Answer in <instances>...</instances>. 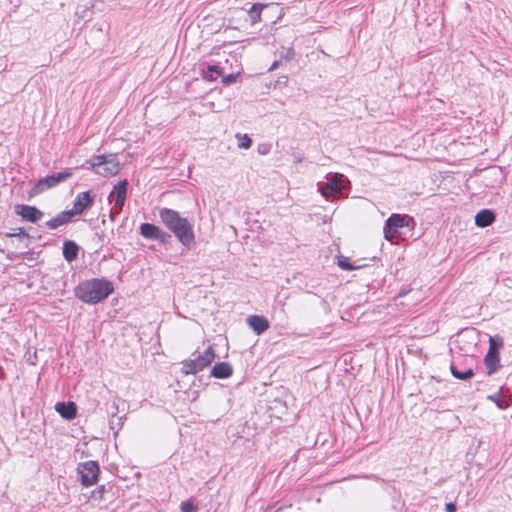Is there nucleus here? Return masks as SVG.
<instances>
[{
    "label": "nucleus",
    "instance_id": "f257e3e1",
    "mask_svg": "<svg viewBox=\"0 0 512 512\" xmlns=\"http://www.w3.org/2000/svg\"><path fill=\"white\" fill-rule=\"evenodd\" d=\"M159 217L183 246L190 248L195 244L193 225L187 218L181 217L177 211L166 207L159 210Z\"/></svg>",
    "mask_w": 512,
    "mask_h": 512
},
{
    "label": "nucleus",
    "instance_id": "f03ea898",
    "mask_svg": "<svg viewBox=\"0 0 512 512\" xmlns=\"http://www.w3.org/2000/svg\"><path fill=\"white\" fill-rule=\"evenodd\" d=\"M113 290L111 281L105 278H93L80 282L75 288V295L84 303L97 304L105 300Z\"/></svg>",
    "mask_w": 512,
    "mask_h": 512
},
{
    "label": "nucleus",
    "instance_id": "7ed1b4c3",
    "mask_svg": "<svg viewBox=\"0 0 512 512\" xmlns=\"http://www.w3.org/2000/svg\"><path fill=\"white\" fill-rule=\"evenodd\" d=\"M82 168L91 169L103 177H111L119 173L120 163L116 154H102L88 160Z\"/></svg>",
    "mask_w": 512,
    "mask_h": 512
},
{
    "label": "nucleus",
    "instance_id": "20e7f679",
    "mask_svg": "<svg viewBox=\"0 0 512 512\" xmlns=\"http://www.w3.org/2000/svg\"><path fill=\"white\" fill-rule=\"evenodd\" d=\"M193 359H186L181 362V372L185 375L196 374L208 367L215 358L214 349L209 346L203 353L193 354Z\"/></svg>",
    "mask_w": 512,
    "mask_h": 512
},
{
    "label": "nucleus",
    "instance_id": "39448f33",
    "mask_svg": "<svg viewBox=\"0 0 512 512\" xmlns=\"http://www.w3.org/2000/svg\"><path fill=\"white\" fill-rule=\"evenodd\" d=\"M410 222H413V218L406 214H391L385 221L383 229L384 238L387 241L392 242L395 238H398L401 234L400 229L408 227Z\"/></svg>",
    "mask_w": 512,
    "mask_h": 512
},
{
    "label": "nucleus",
    "instance_id": "423d86ee",
    "mask_svg": "<svg viewBox=\"0 0 512 512\" xmlns=\"http://www.w3.org/2000/svg\"><path fill=\"white\" fill-rule=\"evenodd\" d=\"M72 172L70 170H65L58 172L53 175L46 176L45 178L40 179L29 191V197L32 198L36 195H39L46 191L47 189L53 188L60 183L66 181L67 179L72 177Z\"/></svg>",
    "mask_w": 512,
    "mask_h": 512
},
{
    "label": "nucleus",
    "instance_id": "0eeeda50",
    "mask_svg": "<svg viewBox=\"0 0 512 512\" xmlns=\"http://www.w3.org/2000/svg\"><path fill=\"white\" fill-rule=\"evenodd\" d=\"M345 182L346 178L342 174H328L325 182L318 183V189L326 199L336 197L342 193Z\"/></svg>",
    "mask_w": 512,
    "mask_h": 512
},
{
    "label": "nucleus",
    "instance_id": "6e6552de",
    "mask_svg": "<svg viewBox=\"0 0 512 512\" xmlns=\"http://www.w3.org/2000/svg\"><path fill=\"white\" fill-rule=\"evenodd\" d=\"M99 472V465L96 461H86L78 466L81 483L86 487L92 486L98 481Z\"/></svg>",
    "mask_w": 512,
    "mask_h": 512
},
{
    "label": "nucleus",
    "instance_id": "1a4fd4ad",
    "mask_svg": "<svg viewBox=\"0 0 512 512\" xmlns=\"http://www.w3.org/2000/svg\"><path fill=\"white\" fill-rule=\"evenodd\" d=\"M95 201V195L90 191L80 192L73 201V207L70 209L74 216L81 215L86 209L90 208Z\"/></svg>",
    "mask_w": 512,
    "mask_h": 512
},
{
    "label": "nucleus",
    "instance_id": "9d476101",
    "mask_svg": "<svg viewBox=\"0 0 512 512\" xmlns=\"http://www.w3.org/2000/svg\"><path fill=\"white\" fill-rule=\"evenodd\" d=\"M15 213L31 223L38 222L44 215V213L37 207L24 204L16 205Z\"/></svg>",
    "mask_w": 512,
    "mask_h": 512
},
{
    "label": "nucleus",
    "instance_id": "9b49d317",
    "mask_svg": "<svg viewBox=\"0 0 512 512\" xmlns=\"http://www.w3.org/2000/svg\"><path fill=\"white\" fill-rule=\"evenodd\" d=\"M127 186H128L127 180L118 182L114 186L112 192L110 193V195L108 197L109 202H111L112 199H114L115 211H117L118 208L123 209V206H124V203L126 200V196H127Z\"/></svg>",
    "mask_w": 512,
    "mask_h": 512
},
{
    "label": "nucleus",
    "instance_id": "f8f14e48",
    "mask_svg": "<svg viewBox=\"0 0 512 512\" xmlns=\"http://www.w3.org/2000/svg\"><path fill=\"white\" fill-rule=\"evenodd\" d=\"M74 217L75 216L73 215V212H71L70 210H65V211H62L59 214H57L52 219L48 220L45 223V225L48 229L55 230L62 225L71 223L73 221Z\"/></svg>",
    "mask_w": 512,
    "mask_h": 512
},
{
    "label": "nucleus",
    "instance_id": "ddd939ff",
    "mask_svg": "<svg viewBox=\"0 0 512 512\" xmlns=\"http://www.w3.org/2000/svg\"><path fill=\"white\" fill-rule=\"evenodd\" d=\"M55 410L66 420L74 419L77 414V406L74 402H59L55 405Z\"/></svg>",
    "mask_w": 512,
    "mask_h": 512
},
{
    "label": "nucleus",
    "instance_id": "4468645a",
    "mask_svg": "<svg viewBox=\"0 0 512 512\" xmlns=\"http://www.w3.org/2000/svg\"><path fill=\"white\" fill-rule=\"evenodd\" d=\"M249 327L256 332V334H262L269 327L267 319L259 315H251L247 318Z\"/></svg>",
    "mask_w": 512,
    "mask_h": 512
},
{
    "label": "nucleus",
    "instance_id": "2eb2a0df",
    "mask_svg": "<svg viewBox=\"0 0 512 512\" xmlns=\"http://www.w3.org/2000/svg\"><path fill=\"white\" fill-rule=\"evenodd\" d=\"M484 365L488 375L496 373L502 367L500 363V354L487 352L484 357Z\"/></svg>",
    "mask_w": 512,
    "mask_h": 512
},
{
    "label": "nucleus",
    "instance_id": "dca6fc26",
    "mask_svg": "<svg viewBox=\"0 0 512 512\" xmlns=\"http://www.w3.org/2000/svg\"><path fill=\"white\" fill-rule=\"evenodd\" d=\"M232 373V366L228 362H219L213 366L210 375L217 379H226L230 377Z\"/></svg>",
    "mask_w": 512,
    "mask_h": 512
},
{
    "label": "nucleus",
    "instance_id": "f3484780",
    "mask_svg": "<svg viewBox=\"0 0 512 512\" xmlns=\"http://www.w3.org/2000/svg\"><path fill=\"white\" fill-rule=\"evenodd\" d=\"M495 221V213L489 209H482L475 215V224L478 227L485 228Z\"/></svg>",
    "mask_w": 512,
    "mask_h": 512
},
{
    "label": "nucleus",
    "instance_id": "a211bd4d",
    "mask_svg": "<svg viewBox=\"0 0 512 512\" xmlns=\"http://www.w3.org/2000/svg\"><path fill=\"white\" fill-rule=\"evenodd\" d=\"M487 400L495 403L496 406L502 410L508 408L512 403L511 397L503 393V388H500V390L494 394L488 395Z\"/></svg>",
    "mask_w": 512,
    "mask_h": 512
},
{
    "label": "nucleus",
    "instance_id": "6ab92c4d",
    "mask_svg": "<svg viewBox=\"0 0 512 512\" xmlns=\"http://www.w3.org/2000/svg\"><path fill=\"white\" fill-rule=\"evenodd\" d=\"M79 246L72 240H65L63 243V257L66 261L72 262L78 257Z\"/></svg>",
    "mask_w": 512,
    "mask_h": 512
},
{
    "label": "nucleus",
    "instance_id": "aec40b11",
    "mask_svg": "<svg viewBox=\"0 0 512 512\" xmlns=\"http://www.w3.org/2000/svg\"><path fill=\"white\" fill-rule=\"evenodd\" d=\"M450 372L456 379L467 381L474 376V370L472 368H468L465 370H461L455 363H451Z\"/></svg>",
    "mask_w": 512,
    "mask_h": 512
},
{
    "label": "nucleus",
    "instance_id": "412c9836",
    "mask_svg": "<svg viewBox=\"0 0 512 512\" xmlns=\"http://www.w3.org/2000/svg\"><path fill=\"white\" fill-rule=\"evenodd\" d=\"M158 229L159 227L154 224L142 223L139 227V232L144 238L155 240L156 237L158 236Z\"/></svg>",
    "mask_w": 512,
    "mask_h": 512
},
{
    "label": "nucleus",
    "instance_id": "4be33fe9",
    "mask_svg": "<svg viewBox=\"0 0 512 512\" xmlns=\"http://www.w3.org/2000/svg\"><path fill=\"white\" fill-rule=\"evenodd\" d=\"M266 6H267V4H262V3L256 2L247 11L252 24H254L260 20L261 11Z\"/></svg>",
    "mask_w": 512,
    "mask_h": 512
},
{
    "label": "nucleus",
    "instance_id": "5701e85b",
    "mask_svg": "<svg viewBox=\"0 0 512 512\" xmlns=\"http://www.w3.org/2000/svg\"><path fill=\"white\" fill-rule=\"evenodd\" d=\"M504 341L500 335L489 337V349L488 352L500 354V349L503 347Z\"/></svg>",
    "mask_w": 512,
    "mask_h": 512
},
{
    "label": "nucleus",
    "instance_id": "b1692460",
    "mask_svg": "<svg viewBox=\"0 0 512 512\" xmlns=\"http://www.w3.org/2000/svg\"><path fill=\"white\" fill-rule=\"evenodd\" d=\"M220 75H222V69L217 65H209L203 72V78L207 81H215Z\"/></svg>",
    "mask_w": 512,
    "mask_h": 512
},
{
    "label": "nucleus",
    "instance_id": "393cba45",
    "mask_svg": "<svg viewBox=\"0 0 512 512\" xmlns=\"http://www.w3.org/2000/svg\"><path fill=\"white\" fill-rule=\"evenodd\" d=\"M293 162L299 164V168H296V172L305 173L308 168V162H304L303 157L300 153H293Z\"/></svg>",
    "mask_w": 512,
    "mask_h": 512
},
{
    "label": "nucleus",
    "instance_id": "a878e982",
    "mask_svg": "<svg viewBox=\"0 0 512 512\" xmlns=\"http://www.w3.org/2000/svg\"><path fill=\"white\" fill-rule=\"evenodd\" d=\"M236 138L238 139V147L248 149L251 147L252 140L247 134L237 133Z\"/></svg>",
    "mask_w": 512,
    "mask_h": 512
},
{
    "label": "nucleus",
    "instance_id": "bb28decb",
    "mask_svg": "<svg viewBox=\"0 0 512 512\" xmlns=\"http://www.w3.org/2000/svg\"><path fill=\"white\" fill-rule=\"evenodd\" d=\"M338 266L346 271H352L356 268L354 265L350 263L349 258L343 256L338 258Z\"/></svg>",
    "mask_w": 512,
    "mask_h": 512
},
{
    "label": "nucleus",
    "instance_id": "cd10ccee",
    "mask_svg": "<svg viewBox=\"0 0 512 512\" xmlns=\"http://www.w3.org/2000/svg\"><path fill=\"white\" fill-rule=\"evenodd\" d=\"M5 237L11 238V237H24L29 238V234L25 231L24 228H17L14 232H9L4 234Z\"/></svg>",
    "mask_w": 512,
    "mask_h": 512
},
{
    "label": "nucleus",
    "instance_id": "c85d7f7f",
    "mask_svg": "<svg viewBox=\"0 0 512 512\" xmlns=\"http://www.w3.org/2000/svg\"><path fill=\"white\" fill-rule=\"evenodd\" d=\"M181 512H197L198 508L190 500L183 501L180 505Z\"/></svg>",
    "mask_w": 512,
    "mask_h": 512
},
{
    "label": "nucleus",
    "instance_id": "c756f323",
    "mask_svg": "<svg viewBox=\"0 0 512 512\" xmlns=\"http://www.w3.org/2000/svg\"><path fill=\"white\" fill-rule=\"evenodd\" d=\"M288 82V78L286 76L279 77L274 84L273 89L274 90H282L284 87H286V84Z\"/></svg>",
    "mask_w": 512,
    "mask_h": 512
},
{
    "label": "nucleus",
    "instance_id": "7c9ffc66",
    "mask_svg": "<svg viewBox=\"0 0 512 512\" xmlns=\"http://www.w3.org/2000/svg\"><path fill=\"white\" fill-rule=\"evenodd\" d=\"M238 75L237 74H228V75H224L222 76V83L224 85H229V84H232L236 81Z\"/></svg>",
    "mask_w": 512,
    "mask_h": 512
},
{
    "label": "nucleus",
    "instance_id": "2f4dec72",
    "mask_svg": "<svg viewBox=\"0 0 512 512\" xmlns=\"http://www.w3.org/2000/svg\"><path fill=\"white\" fill-rule=\"evenodd\" d=\"M157 237L155 240L157 241H160L162 243H166L167 240L170 238V235L166 232H164L163 230H161L160 228L158 229V233H157Z\"/></svg>",
    "mask_w": 512,
    "mask_h": 512
},
{
    "label": "nucleus",
    "instance_id": "473e14b6",
    "mask_svg": "<svg viewBox=\"0 0 512 512\" xmlns=\"http://www.w3.org/2000/svg\"><path fill=\"white\" fill-rule=\"evenodd\" d=\"M121 211H122V209H120V208H118V210H117V211H115V205H114V206L111 208V210H110L109 218H110L112 221H114L115 216H116V215H118V214H120V213H121Z\"/></svg>",
    "mask_w": 512,
    "mask_h": 512
},
{
    "label": "nucleus",
    "instance_id": "72a5a7b5",
    "mask_svg": "<svg viewBox=\"0 0 512 512\" xmlns=\"http://www.w3.org/2000/svg\"><path fill=\"white\" fill-rule=\"evenodd\" d=\"M445 507L447 512H455L457 509L456 503L454 502L446 503Z\"/></svg>",
    "mask_w": 512,
    "mask_h": 512
},
{
    "label": "nucleus",
    "instance_id": "f704fd0d",
    "mask_svg": "<svg viewBox=\"0 0 512 512\" xmlns=\"http://www.w3.org/2000/svg\"><path fill=\"white\" fill-rule=\"evenodd\" d=\"M87 10H89L88 7H84L83 9H81L80 11V6L77 7V10H76V14L79 15L81 18H85L87 15H85V13L87 12Z\"/></svg>",
    "mask_w": 512,
    "mask_h": 512
},
{
    "label": "nucleus",
    "instance_id": "c9c22d12",
    "mask_svg": "<svg viewBox=\"0 0 512 512\" xmlns=\"http://www.w3.org/2000/svg\"><path fill=\"white\" fill-rule=\"evenodd\" d=\"M279 64H280V62H279V61H275V62L272 64V66L270 67V69H269V70H270V71H271V70H275V69L279 66Z\"/></svg>",
    "mask_w": 512,
    "mask_h": 512
},
{
    "label": "nucleus",
    "instance_id": "e433bc0d",
    "mask_svg": "<svg viewBox=\"0 0 512 512\" xmlns=\"http://www.w3.org/2000/svg\"><path fill=\"white\" fill-rule=\"evenodd\" d=\"M405 294H406L405 291H401V292H399L398 296L403 297Z\"/></svg>",
    "mask_w": 512,
    "mask_h": 512
},
{
    "label": "nucleus",
    "instance_id": "4c0bfd02",
    "mask_svg": "<svg viewBox=\"0 0 512 512\" xmlns=\"http://www.w3.org/2000/svg\"><path fill=\"white\" fill-rule=\"evenodd\" d=\"M103 491H104V486H102V487L100 488V492H103Z\"/></svg>",
    "mask_w": 512,
    "mask_h": 512
}]
</instances>
